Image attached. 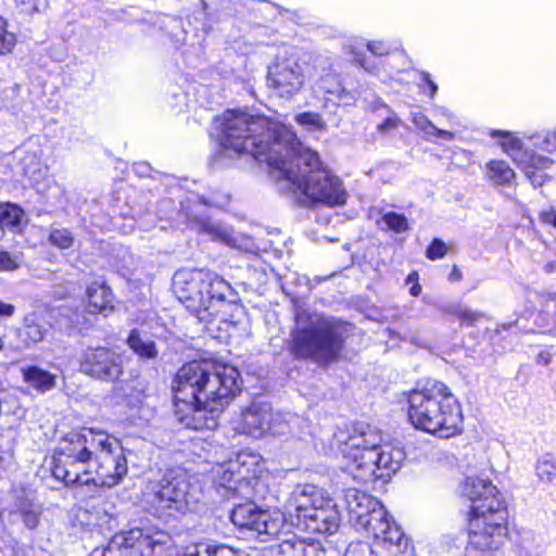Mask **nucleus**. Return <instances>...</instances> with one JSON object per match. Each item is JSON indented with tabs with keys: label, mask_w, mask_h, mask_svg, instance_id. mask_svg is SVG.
I'll use <instances>...</instances> for the list:
<instances>
[{
	"label": "nucleus",
	"mask_w": 556,
	"mask_h": 556,
	"mask_svg": "<svg viewBox=\"0 0 556 556\" xmlns=\"http://www.w3.org/2000/svg\"><path fill=\"white\" fill-rule=\"evenodd\" d=\"M412 122L428 139L431 136L441 137L446 140H452L455 137L454 132L435 127L421 112L412 113Z\"/></svg>",
	"instance_id": "cd10ccee"
},
{
	"label": "nucleus",
	"mask_w": 556,
	"mask_h": 556,
	"mask_svg": "<svg viewBox=\"0 0 556 556\" xmlns=\"http://www.w3.org/2000/svg\"><path fill=\"white\" fill-rule=\"evenodd\" d=\"M367 49L375 55H386L390 52L391 48L383 41H369Z\"/></svg>",
	"instance_id": "37998d69"
},
{
	"label": "nucleus",
	"mask_w": 556,
	"mask_h": 556,
	"mask_svg": "<svg viewBox=\"0 0 556 556\" xmlns=\"http://www.w3.org/2000/svg\"><path fill=\"white\" fill-rule=\"evenodd\" d=\"M88 303L93 313L111 308L112 292L103 282L94 281L87 288Z\"/></svg>",
	"instance_id": "a878e982"
},
{
	"label": "nucleus",
	"mask_w": 556,
	"mask_h": 556,
	"mask_svg": "<svg viewBox=\"0 0 556 556\" xmlns=\"http://www.w3.org/2000/svg\"><path fill=\"white\" fill-rule=\"evenodd\" d=\"M267 87L279 98L293 99L306 81V66L293 54L277 55L268 66Z\"/></svg>",
	"instance_id": "6e6552de"
},
{
	"label": "nucleus",
	"mask_w": 556,
	"mask_h": 556,
	"mask_svg": "<svg viewBox=\"0 0 556 556\" xmlns=\"http://www.w3.org/2000/svg\"><path fill=\"white\" fill-rule=\"evenodd\" d=\"M219 129L225 151L267 163L277 178H286L301 191L307 204L340 206L346 202L341 179L286 126L263 115L228 110L219 118Z\"/></svg>",
	"instance_id": "f257e3e1"
},
{
	"label": "nucleus",
	"mask_w": 556,
	"mask_h": 556,
	"mask_svg": "<svg viewBox=\"0 0 556 556\" xmlns=\"http://www.w3.org/2000/svg\"><path fill=\"white\" fill-rule=\"evenodd\" d=\"M539 147L546 151H552L556 148V142L553 139V132H548L545 135L543 141L539 143Z\"/></svg>",
	"instance_id": "8fccbe9b"
},
{
	"label": "nucleus",
	"mask_w": 556,
	"mask_h": 556,
	"mask_svg": "<svg viewBox=\"0 0 556 556\" xmlns=\"http://www.w3.org/2000/svg\"><path fill=\"white\" fill-rule=\"evenodd\" d=\"M262 514L263 510L257 509L253 503H244L232 509L230 519L238 528L256 532L257 523L263 518Z\"/></svg>",
	"instance_id": "b1692460"
},
{
	"label": "nucleus",
	"mask_w": 556,
	"mask_h": 556,
	"mask_svg": "<svg viewBox=\"0 0 556 556\" xmlns=\"http://www.w3.org/2000/svg\"><path fill=\"white\" fill-rule=\"evenodd\" d=\"M16 43L13 33L8 31L7 21L0 17V54L10 53Z\"/></svg>",
	"instance_id": "c9c22d12"
},
{
	"label": "nucleus",
	"mask_w": 556,
	"mask_h": 556,
	"mask_svg": "<svg viewBox=\"0 0 556 556\" xmlns=\"http://www.w3.org/2000/svg\"><path fill=\"white\" fill-rule=\"evenodd\" d=\"M239 371L229 365L191 362L175 378V414L186 428L215 429L229 401L239 391Z\"/></svg>",
	"instance_id": "f03ea898"
},
{
	"label": "nucleus",
	"mask_w": 556,
	"mask_h": 556,
	"mask_svg": "<svg viewBox=\"0 0 556 556\" xmlns=\"http://www.w3.org/2000/svg\"><path fill=\"white\" fill-rule=\"evenodd\" d=\"M507 518L505 503L500 498L489 505H476L469 513L467 555L502 548L507 538Z\"/></svg>",
	"instance_id": "0eeeda50"
},
{
	"label": "nucleus",
	"mask_w": 556,
	"mask_h": 556,
	"mask_svg": "<svg viewBox=\"0 0 556 556\" xmlns=\"http://www.w3.org/2000/svg\"><path fill=\"white\" fill-rule=\"evenodd\" d=\"M462 493L471 502L470 511L476 505H489L497 497L496 488L489 481L481 478H467L463 484Z\"/></svg>",
	"instance_id": "412c9836"
},
{
	"label": "nucleus",
	"mask_w": 556,
	"mask_h": 556,
	"mask_svg": "<svg viewBox=\"0 0 556 556\" xmlns=\"http://www.w3.org/2000/svg\"><path fill=\"white\" fill-rule=\"evenodd\" d=\"M501 135V146L503 147L504 151L509 154L515 162L525 164V154L522 152V143L521 141L514 137L509 132H501V131H494L493 137Z\"/></svg>",
	"instance_id": "7c9ffc66"
},
{
	"label": "nucleus",
	"mask_w": 556,
	"mask_h": 556,
	"mask_svg": "<svg viewBox=\"0 0 556 556\" xmlns=\"http://www.w3.org/2000/svg\"><path fill=\"white\" fill-rule=\"evenodd\" d=\"M206 556H238L237 552L228 545L208 544L204 546Z\"/></svg>",
	"instance_id": "ea45409f"
},
{
	"label": "nucleus",
	"mask_w": 556,
	"mask_h": 556,
	"mask_svg": "<svg viewBox=\"0 0 556 556\" xmlns=\"http://www.w3.org/2000/svg\"><path fill=\"white\" fill-rule=\"evenodd\" d=\"M4 343L2 338L0 337V352L3 350Z\"/></svg>",
	"instance_id": "0e129e2a"
},
{
	"label": "nucleus",
	"mask_w": 556,
	"mask_h": 556,
	"mask_svg": "<svg viewBox=\"0 0 556 556\" xmlns=\"http://www.w3.org/2000/svg\"><path fill=\"white\" fill-rule=\"evenodd\" d=\"M135 170L139 174V175H147L148 172H149V167L144 164H137L135 166Z\"/></svg>",
	"instance_id": "bf43d9fd"
},
{
	"label": "nucleus",
	"mask_w": 556,
	"mask_h": 556,
	"mask_svg": "<svg viewBox=\"0 0 556 556\" xmlns=\"http://www.w3.org/2000/svg\"><path fill=\"white\" fill-rule=\"evenodd\" d=\"M326 500L319 488L313 484L299 485L285 502L283 515L292 525L299 527L311 511L325 504Z\"/></svg>",
	"instance_id": "4468645a"
},
{
	"label": "nucleus",
	"mask_w": 556,
	"mask_h": 556,
	"mask_svg": "<svg viewBox=\"0 0 556 556\" xmlns=\"http://www.w3.org/2000/svg\"><path fill=\"white\" fill-rule=\"evenodd\" d=\"M177 299L200 321L211 323L225 305L230 286L215 274L203 270H179L173 278Z\"/></svg>",
	"instance_id": "423d86ee"
},
{
	"label": "nucleus",
	"mask_w": 556,
	"mask_h": 556,
	"mask_svg": "<svg viewBox=\"0 0 556 556\" xmlns=\"http://www.w3.org/2000/svg\"><path fill=\"white\" fill-rule=\"evenodd\" d=\"M218 472L217 482L220 486L228 490H237L243 483L249 481V469L245 468L244 462L239 456L235 460H229Z\"/></svg>",
	"instance_id": "4be33fe9"
},
{
	"label": "nucleus",
	"mask_w": 556,
	"mask_h": 556,
	"mask_svg": "<svg viewBox=\"0 0 556 556\" xmlns=\"http://www.w3.org/2000/svg\"><path fill=\"white\" fill-rule=\"evenodd\" d=\"M346 326L317 313L300 311L291 334V353L296 358L312 359L327 365L340 355L345 340Z\"/></svg>",
	"instance_id": "20e7f679"
},
{
	"label": "nucleus",
	"mask_w": 556,
	"mask_h": 556,
	"mask_svg": "<svg viewBox=\"0 0 556 556\" xmlns=\"http://www.w3.org/2000/svg\"><path fill=\"white\" fill-rule=\"evenodd\" d=\"M421 292V287L420 285L418 283H415L410 290H409V293L413 295V296H418Z\"/></svg>",
	"instance_id": "680f3d73"
},
{
	"label": "nucleus",
	"mask_w": 556,
	"mask_h": 556,
	"mask_svg": "<svg viewBox=\"0 0 556 556\" xmlns=\"http://www.w3.org/2000/svg\"><path fill=\"white\" fill-rule=\"evenodd\" d=\"M350 523L357 529L359 526L368 525L367 518L381 504L374 496L357 489H348L344 495Z\"/></svg>",
	"instance_id": "f3484780"
},
{
	"label": "nucleus",
	"mask_w": 556,
	"mask_h": 556,
	"mask_svg": "<svg viewBox=\"0 0 556 556\" xmlns=\"http://www.w3.org/2000/svg\"><path fill=\"white\" fill-rule=\"evenodd\" d=\"M369 523L359 526L356 530L364 531L376 540H380L386 549L394 555L405 553L409 547V540L393 521L382 504L367 518Z\"/></svg>",
	"instance_id": "9b49d317"
},
{
	"label": "nucleus",
	"mask_w": 556,
	"mask_h": 556,
	"mask_svg": "<svg viewBox=\"0 0 556 556\" xmlns=\"http://www.w3.org/2000/svg\"><path fill=\"white\" fill-rule=\"evenodd\" d=\"M271 412V406L267 403H253L241 415V431L258 438L266 433L274 435L282 433L283 427L277 424Z\"/></svg>",
	"instance_id": "2eb2a0df"
},
{
	"label": "nucleus",
	"mask_w": 556,
	"mask_h": 556,
	"mask_svg": "<svg viewBox=\"0 0 556 556\" xmlns=\"http://www.w3.org/2000/svg\"><path fill=\"white\" fill-rule=\"evenodd\" d=\"M552 358L553 353L551 352V350H543L536 355L535 363L538 365L547 366L551 364Z\"/></svg>",
	"instance_id": "09e8293b"
},
{
	"label": "nucleus",
	"mask_w": 556,
	"mask_h": 556,
	"mask_svg": "<svg viewBox=\"0 0 556 556\" xmlns=\"http://www.w3.org/2000/svg\"><path fill=\"white\" fill-rule=\"evenodd\" d=\"M296 122L301 125L313 126L317 129H324L326 124L318 113L305 112L296 116Z\"/></svg>",
	"instance_id": "58836bf2"
},
{
	"label": "nucleus",
	"mask_w": 556,
	"mask_h": 556,
	"mask_svg": "<svg viewBox=\"0 0 556 556\" xmlns=\"http://www.w3.org/2000/svg\"><path fill=\"white\" fill-rule=\"evenodd\" d=\"M404 459V452L390 445H377L358 457L359 465H353L352 477L361 482L384 479L396 472ZM357 462V456H354Z\"/></svg>",
	"instance_id": "1a4fd4ad"
},
{
	"label": "nucleus",
	"mask_w": 556,
	"mask_h": 556,
	"mask_svg": "<svg viewBox=\"0 0 556 556\" xmlns=\"http://www.w3.org/2000/svg\"><path fill=\"white\" fill-rule=\"evenodd\" d=\"M17 4L24 13L33 15L46 12L49 8V0H25V2H17Z\"/></svg>",
	"instance_id": "4c0bfd02"
},
{
	"label": "nucleus",
	"mask_w": 556,
	"mask_h": 556,
	"mask_svg": "<svg viewBox=\"0 0 556 556\" xmlns=\"http://www.w3.org/2000/svg\"><path fill=\"white\" fill-rule=\"evenodd\" d=\"M24 176L31 182H39L46 175L47 168L35 152H26L21 160Z\"/></svg>",
	"instance_id": "bb28decb"
},
{
	"label": "nucleus",
	"mask_w": 556,
	"mask_h": 556,
	"mask_svg": "<svg viewBox=\"0 0 556 556\" xmlns=\"http://www.w3.org/2000/svg\"><path fill=\"white\" fill-rule=\"evenodd\" d=\"M74 236L68 229H53L50 232L49 241L59 249H70L74 244Z\"/></svg>",
	"instance_id": "72a5a7b5"
},
{
	"label": "nucleus",
	"mask_w": 556,
	"mask_h": 556,
	"mask_svg": "<svg viewBox=\"0 0 556 556\" xmlns=\"http://www.w3.org/2000/svg\"><path fill=\"white\" fill-rule=\"evenodd\" d=\"M50 325L43 321L36 313L28 314L24 318L23 328L17 329L18 344L16 349H27L41 342L49 332Z\"/></svg>",
	"instance_id": "aec40b11"
},
{
	"label": "nucleus",
	"mask_w": 556,
	"mask_h": 556,
	"mask_svg": "<svg viewBox=\"0 0 556 556\" xmlns=\"http://www.w3.org/2000/svg\"><path fill=\"white\" fill-rule=\"evenodd\" d=\"M397 125V122L395 118L393 117H389L387 118L383 123H381L379 126H378V129L380 131H386V130H389V129H392V128H395Z\"/></svg>",
	"instance_id": "864d4df0"
},
{
	"label": "nucleus",
	"mask_w": 556,
	"mask_h": 556,
	"mask_svg": "<svg viewBox=\"0 0 556 556\" xmlns=\"http://www.w3.org/2000/svg\"><path fill=\"white\" fill-rule=\"evenodd\" d=\"M205 545L206 544H200V545H197V546L190 548L186 556H199L201 553V548L204 551Z\"/></svg>",
	"instance_id": "13d9d810"
},
{
	"label": "nucleus",
	"mask_w": 556,
	"mask_h": 556,
	"mask_svg": "<svg viewBox=\"0 0 556 556\" xmlns=\"http://www.w3.org/2000/svg\"><path fill=\"white\" fill-rule=\"evenodd\" d=\"M283 544H285V546H290V547H293V548H301L303 551V553L306 556H308L307 551H306V548L303 547V543L302 542L292 543L290 540H287Z\"/></svg>",
	"instance_id": "4d7b16f0"
},
{
	"label": "nucleus",
	"mask_w": 556,
	"mask_h": 556,
	"mask_svg": "<svg viewBox=\"0 0 556 556\" xmlns=\"http://www.w3.org/2000/svg\"><path fill=\"white\" fill-rule=\"evenodd\" d=\"M52 475L65 484L114 486L128 466L119 442L102 431L85 429L65 434L54 450Z\"/></svg>",
	"instance_id": "7ed1b4c3"
},
{
	"label": "nucleus",
	"mask_w": 556,
	"mask_h": 556,
	"mask_svg": "<svg viewBox=\"0 0 556 556\" xmlns=\"http://www.w3.org/2000/svg\"><path fill=\"white\" fill-rule=\"evenodd\" d=\"M447 252L445 243L440 239H434L427 249V256L430 260L442 258Z\"/></svg>",
	"instance_id": "a19ab883"
},
{
	"label": "nucleus",
	"mask_w": 556,
	"mask_h": 556,
	"mask_svg": "<svg viewBox=\"0 0 556 556\" xmlns=\"http://www.w3.org/2000/svg\"><path fill=\"white\" fill-rule=\"evenodd\" d=\"M471 556H504L502 549H494V551H480L477 553H473Z\"/></svg>",
	"instance_id": "6e6d98bb"
},
{
	"label": "nucleus",
	"mask_w": 556,
	"mask_h": 556,
	"mask_svg": "<svg viewBox=\"0 0 556 556\" xmlns=\"http://www.w3.org/2000/svg\"><path fill=\"white\" fill-rule=\"evenodd\" d=\"M249 275L254 278L258 285H264L267 281V274L264 268H256L255 266L248 267Z\"/></svg>",
	"instance_id": "49530a36"
},
{
	"label": "nucleus",
	"mask_w": 556,
	"mask_h": 556,
	"mask_svg": "<svg viewBox=\"0 0 556 556\" xmlns=\"http://www.w3.org/2000/svg\"><path fill=\"white\" fill-rule=\"evenodd\" d=\"M24 212L17 205H7L0 213V220L3 228L11 231H21L23 226Z\"/></svg>",
	"instance_id": "c756f323"
},
{
	"label": "nucleus",
	"mask_w": 556,
	"mask_h": 556,
	"mask_svg": "<svg viewBox=\"0 0 556 556\" xmlns=\"http://www.w3.org/2000/svg\"><path fill=\"white\" fill-rule=\"evenodd\" d=\"M182 214L185 215L186 223L189 227L207 233L213 240L220 241L226 245H235L236 239L232 236V230L227 226L216 224L211 219L199 214L195 207L186 205L182 207Z\"/></svg>",
	"instance_id": "6ab92c4d"
},
{
	"label": "nucleus",
	"mask_w": 556,
	"mask_h": 556,
	"mask_svg": "<svg viewBox=\"0 0 556 556\" xmlns=\"http://www.w3.org/2000/svg\"><path fill=\"white\" fill-rule=\"evenodd\" d=\"M408 404V418L415 428L444 439L462 432L460 407L444 383L437 381L413 391Z\"/></svg>",
	"instance_id": "39448f33"
},
{
	"label": "nucleus",
	"mask_w": 556,
	"mask_h": 556,
	"mask_svg": "<svg viewBox=\"0 0 556 556\" xmlns=\"http://www.w3.org/2000/svg\"><path fill=\"white\" fill-rule=\"evenodd\" d=\"M15 313V306L11 303L0 301V316L10 317Z\"/></svg>",
	"instance_id": "3c124183"
},
{
	"label": "nucleus",
	"mask_w": 556,
	"mask_h": 556,
	"mask_svg": "<svg viewBox=\"0 0 556 556\" xmlns=\"http://www.w3.org/2000/svg\"><path fill=\"white\" fill-rule=\"evenodd\" d=\"M39 510L34 508H23L22 516L25 526L29 529H35L39 522Z\"/></svg>",
	"instance_id": "79ce46f5"
},
{
	"label": "nucleus",
	"mask_w": 556,
	"mask_h": 556,
	"mask_svg": "<svg viewBox=\"0 0 556 556\" xmlns=\"http://www.w3.org/2000/svg\"><path fill=\"white\" fill-rule=\"evenodd\" d=\"M189 480L181 469H168L163 477L152 485L153 501L157 509L166 510L169 515L185 514L191 502Z\"/></svg>",
	"instance_id": "9d476101"
},
{
	"label": "nucleus",
	"mask_w": 556,
	"mask_h": 556,
	"mask_svg": "<svg viewBox=\"0 0 556 556\" xmlns=\"http://www.w3.org/2000/svg\"><path fill=\"white\" fill-rule=\"evenodd\" d=\"M80 370L102 381H116L124 371L123 358L119 354L108 348H88L81 355Z\"/></svg>",
	"instance_id": "f8f14e48"
},
{
	"label": "nucleus",
	"mask_w": 556,
	"mask_h": 556,
	"mask_svg": "<svg viewBox=\"0 0 556 556\" xmlns=\"http://www.w3.org/2000/svg\"><path fill=\"white\" fill-rule=\"evenodd\" d=\"M381 440V434L375 428L368 425H357L344 442L343 456L345 459V471L352 476L353 465H359L358 459L354 462V456L358 458L367 451L376 450Z\"/></svg>",
	"instance_id": "dca6fc26"
},
{
	"label": "nucleus",
	"mask_w": 556,
	"mask_h": 556,
	"mask_svg": "<svg viewBox=\"0 0 556 556\" xmlns=\"http://www.w3.org/2000/svg\"><path fill=\"white\" fill-rule=\"evenodd\" d=\"M541 219L545 224H551L556 228V211H544L541 213Z\"/></svg>",
	"instance_id": "603ef678"
},
{
	"label": "nucleus",
	"mask_w": 556,
	"mask_h": 556,
	"mask_svg": "<svg viewBox=\"0 0 556 556\" xmlns=\"http://www.w3.org/2000/svg\"><path fill=\"white\" fill-rule=\"evenodd\" d=\"M25 382L38 392L45 393L56 384V376L38 366H27L21 369Z\"/></svg>",
	"instance_id": "393cba45"
},
{
	"label": "nucleus",
	"mask_w": 556,
	"mask_h": 556,
	"mask_svg": "<svg viewBox=\"0 0 556 556\" xmlns=\"http://www.w3.org/2000/svg\"><path fill=\"white\" fill-rule=\"evenodd\" d=\"M340 526V514L329 498L320 507L315 508L298 527L313 533L332 534Z\"/></svg>",
	"instance_id": "a211bd4d"
},
{
	"label": "nucleus",
	"mask_w": 556,
	"mask_h": 556,
	"mask_svg": "<svg viewBox=\"0 0 556 556\" xmlns=\"http://www.w3.org/2000/svg\"><path fill=\"white\" fill-rule=\"evenodd\" d=\"M17 266V262L8 252L0 251V267L2 269L14 270Z\"/></svg>",
	"instance_id": "c03bdc74"
},
{
	"label": "nucleus",
	"mask_w": 556,
	"mask_h": 556,
	"mask_svg": "<svg viewBox=\"0 0 556 556\" xmlns=\"http://www.w3.org/2000/svg\"><path fill=\"white\" fill-rule=\"evenodd\" d=\"M380 227L382 229H390L394 232H403L408 229V222L402 214L389 212L382 215Z\"/></svg>",
	"instance_id": "473e14b6"
},
{
	"label": "nucleus",
	"mask_w": 556,
	"mask_h": 556,
	"mask_svg": "<svg viewBox=\"0 0 556 556\" xmlns=\"http://www.w3.org/2000/svg\"><path fill=\"white\" fill-rule=\"evenodd\" d=\"M316 86H317L320 90H324V91H326V92H330V89H328L326 86H324L321 80L316 81Z\"/></svg>",
	"instance_id": "e2e57ef3"
},
{
	"label": "nucleus",
	"mask_w": 556,
	"mask_h": 556,
	"mask_svg": "<svg viewBox=\"0 0 556 556\" xmlns=\"http://www.w3.org/2000/svg\"><path fill=\"white\" fill-rule=\"evenodd\" d=\"M263 518L260 519L257 523L256 533L257 534H266L269 536H278L281 532L285 523V516L281 517L277 514V516L273 517L268 511H264L262 514Z\"/></svg>",
	"instance_id": "2f4dec72"
},
{
	"label": "nucleus",
	"mask_w": 556,
	"mask_h": 556,
	"mask_svg": "<svg viewBox=\"0 0 556 556\" xmlns=\"http://www.w3.org/2000/svg\"><path fill=\"white\" fill-rule=\"evenodd\" d=\"M531 163L534 164V156H531Z\"/></svg>",
	"instance_id": "774afa93"
},
{
	"label": "nucleus",
	"mask_w": 556,
	"mask_h": 556,
	"mask_svg": "<svg viewBox=\"0 0 556 556\" xmlns=\"http://www.w3.org/2000/svg\"><path fill=\"white\" fill-rule=\"evenodd\" d=\"M481 317H482L481 313L471 312V311H467V309L458 313V318L463 323H467L468 325H473Z\"/></svg>",
	"instance_id": "de8ad7c7"
},
{
	"label": "nucleus",
	"mask_w": 556,
	"mask_h": 556,
	"mask_svg": "<svg viewBox=\"0 0 556 556\" xmlns=\"http://www.w3.org/2000/svg\"><path fill=\"white\" fill-rule=\"evenodd\" d=\"M413 279V275H409L407 278V281H410Z\"/></svg>",
	"instance_id": "338daca9"
},
{
	"label": "nucleus",
	"mask_w": 556,
	"mask_h": 556,
	"mask_svg": "<svg viewBox=\"0 0 556 556\" xmlns=\"http://www.w3.org/2000/svg\"><path fill=\"white\" fill-rule=\"evenodd\" d=\"M450 278L453 279V280H460L462 279V273H460V270L456 266L453 267L452 273L450 275Z\"/></svg>",
	"instance_id": "052dcab7"
},
{
	"label": "nucleus",
	"mask_w": 556,
	"mask_h": 556,
	"mask_svg": "<svg viewBox=\"0 0 556 556\" xmlns=\"http://www.w3.org/2000/svg\"><path fill=\"white\" fill-rule=\"evenodd\" d=\"M522 169L525 170V174L527 175V177L531 180V182L534 185V186H541L542 185V176L539 175V173L536 172L534 165H523Z\"/></svg>",
	"instance_id": "a18cd8bd"
},
{
	"label": "nucleus",
	"mask_w": 556,
	"mask_h": 556,
	"mask_svg": "<svg viewBox=\"0 0 556 556\" xmlns=\"http://www.w3.org/2000/svg\"><path fill=\"white\" fill-rule=\"evenodd\" d=\"M159 542L139 528L115 534L104 556H156Z\"/></svg>",
	"instance_id": "ddd939ff"
},
{
	"label": "nucleus",
	"mask_w": 556,
	"mask_h": 556,
	"mask_svg": "<svg viewBox=\"0 0 556 556\" xmlns=\"http://www.w3.org/2000/svg\"><path fill=\"white\" fill-rule=\"evenodd\" d=\"M370 545L363 541L351 542L344 553V556H375Z\"/></svg>",
	"instance_id": "e433bc0d"
},
{
	"label": "nucleus",
	"mask_w": 556,
	"mask_h": 556,
	"mask_svg": "<svg viewBox=\"0 0 556 556\" xmlns=\"http://www.w3.org/2000/svg\"><path fill=\"white\" fill-rule=\"evenodd\" d=\"M422 79L429 85L430 87V97L433 98L435 92L438 91V86L431 80L430 75L428 73H421Z\"/></svg>",
	"instance_id": "5fc2aeb1"
},
{
	"label": "nucleus",
	"mask_w": 556,
	"mask_h": 556,
	"mask_svg": "<svg viewBox=\"0 0 556 556\" xmlns=\"http://www.w3.org/2000/svg\"><path fill=\"white\" fill-rule=\"evenodd\" d=\"M355 61L358 62V64H361L363 67H364V63L361 59H358L357 56H355Z\"/></svg>",
	"instance_id": "69168bd1"
},
{
	"label": "nucleus",
	"mask_w": 556,
	"mask_h": 556,
	"mask_svg": "<svg viewBox=\"0 0 556 556\" xmlns=\"http://www.w3.org/2000/svg\"><path fill=\"white\" fill-rule=\"evenodd\" d=\"M486 168L489 178L497 185H508L515 178V172L504 161H491Z\"/></svg>",
	"instance_id": "c85d7f7f"
},
{
	"label": "nucleus",
	"mask_w": 556,
	"mask_h": 556,
	"mask_svg": "<svg viewBox=\"0 0 556 556\" xmlns=\"http://www.w3.org/2000/svg\"><path fill=\"white\" fill-rule=\"evenodd\" d=\"M536 475L543 482H552L556 478V463L545 457L539 459Z\"/></svg>",
	"instance_id": "f704fd0d"
},
{
	"label": "nucleus",
	"mask_w": 556,
	"mask_h": 556,
	"mask_svg": "<svg viewBox=\"0 0 556 556\" xmlns=\"http://www.w3.org/2000/svg\"><path fill=\"white\" fill-rule=\"evenodd\" d=\"M128 348L142 361H155L159 350L151 337L139 329H132L127 338Z\"/></svg>",
	"instance_id": "5701e85b"
}]
</instances>
